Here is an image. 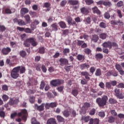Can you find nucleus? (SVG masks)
<instances>
[{
  "label": "nucleus",
  "mask_w": 124,
  "mask_h": 124,
  "mask_svg": "<svg viewBox=\"0 0 124 124\" xmlns=\"http://www.w3.org/2000/svg\"><path fill=\"white\" fill-rule=\"evenodd\" d=\"M28 116H29V114L28 113V111L26 109H23L21 110V112H18L17 113L18 117H21V118H18L16 119V122H18V123H21L22 121L24 122H27V120L28 119Z\"/></svg>",
  "instance_id": "obj_1"
},
{
  "label": "nucleus",
  "mask_w": 124,
  "mask_h": 124,
  "mask_svg": "<svg viewBox=\"0 0 124 124\" xmlns=\"http://www.w3.org/2000/svg\"><path fill=\"white\" fill-rule=\"evenodd\" d=\"M31 44L33 47H35L38 44L35 38H29L27 39L24 42V45L25 47H30Z\"/></svg>",
  "instance_id": "obj_2"
},
{
  "label": "nucleus",
  "mask_w": 124,
  "mask_h": 124,
  "mask_svg": "<svg viewBox=\"0 0 124 124\" xmlns=\"http://www.w3.org/2000/svg\"><path fill=\"white\" fill-rule=\"evenodd\" d=\"M108 101V97L107 95L103 96L102 98L98 97L96 99V102L99 107L105 106Z\"/></svg>",
  "instance_id": "obj_3"
},
{
  "label": "nucleus",
  "mask_w": 124,
  "mask_h": 124,
  "mask_svg": "<svg viewBox=\"0 0 124 124\" xmlns=\"http://www.w3.org/2000/svg\"><path fill=\"white\" fill-rule=\"evenodd\" d=\"M80 75H81V76H84L86 80V81L85 79L81 80L80 81L81 85H87L88 81H90V80H91V78H90L91 77V75H90V73L87 71H83L81 72Z\"/></svg>",
  "instance_id": "obj_4"
},
{
  "label": "nucleus",
  "mask_w": 124,
  "mask_h": 124,
  "mask_svg": "<svg viewBox=\"0 0 124 124\" xmlns=\"http://www.w3.org/2000/svg\"><path fill=\"white\" fill-rule=\"evenodd\" d=\"M19 71L20 68L19 67H15L13 68L11 72V76L13 79H17L19 77Z\"/></svg>",
  "instance_id": "obj_5"
},
{
  "label": "nucleus",
  "mask_w": 124,
  "mask_h": 124,
  "mask_svg": "<svg viewBox=\"0 0 124 124\" xmlns=\"http://www.w3.org/2000/svg\"><path fill=\"white\" fill-rule=\"evenodd\" d=\"M64 81L62 79H57L51 80L50 84L53 87H59L62 84H63Z\"/></svg>",
  "instance_id": "obj_6"
},
{
  "label": "nucleus",
  "mask_w": 124,
  "mask_h": 124,
  "mask_svg": "<svg viewBox=\"0 0 124 124\" xmlns=\"http://www.w3.org/2000/svg\"><path fill=\"white\" fill-rule=\"evenodd\" d=\"M68 3L70 5L74 6L73 8L76 10V9H78L79 8V1L78 0H73L72 1H68ZM74 5H77L74 6Z\"/></svg>",
  "instance_id": "obj_7"
},
{
  "label": "nucleus",
  "mask_w": 124,
  "mask_h": 124,
  "mask_svg": "<svg viewBox=\"0 0 124 124\" xmlns=\"http://www.w3.org/2000/svg\"><path fill=\"white\" fill-rule=\"evenodd\" d=\"M19 98L14 97L10 98L9 101V103L10 105H18V103H19Z\"/></svg>",
  "instance_id": "obj_8"
},
{
  "label": "nucleus",
  "mask_w": 124,
  "mask_h": 124,
  "mask_svg": "<svg viewBox=\"0 0 124 124\" xmlns=\"http://www.w3.org/2000/svg\"><path fill=\"white\" fill-rule=\"evenodd\" d=\"M59 62L61 66L67 65V64H68V60H67L66 58H61L59 60Z\"/></svg>",
  "instance_id": "obj_9"
},
{
  "label": "nucleus",
  "mask_w": 124,
  "mask_h": 124,
  "mask_svg": "<svg viewBox=\"0 0 124 124\" xmlns=\"http://www.w3.org/2000/svg\"><path fill=\"white\" fill-rule=\"evenodd\" d=\"M44 106H45V103H42L40 106H38L37 104H35L34 106V108L35 110H38L40 112L44 110Z\"/></svg>",
  "instance_id": "obj_10"
},
{
  "label": "nucleus",
  "mask_w": 124,
  "mask_h": 124,
  "mask_svg": "<svg viewBox=\"0 0 124 124\" xmlns=\"http://www.w3.org/2000/svg\"><path fill=\"white\" fill-rule=\"evenodd\" d=\"M79 68L81 70L89 69V68H90V64L87 63H82L79 65Z\"/></svg>",
  "instance_id": "obj_11"
},
{
  "label": "nucleus",
  "mask_w": 124,
  "mask_h": 124,
  "mask_svg": "<svg viewBox=\"0 0 124 124\" xmlns=\"http://www.w3.org/2000/svg\"><path fill=\"white\" fill-rule=\"evenodd\" d=\"M11 52V48L9 47H7L6 48H3L2 49V53L4 55H8L9 53Z\"/></svg>",
  "instance_id": "obj_12"
},
{
  "label": "nucleus",
  "mask_w": 124,
  "mask_h": 124,
  "mask_svg": "<svg viewBox=\"0 0 124 124\" xmlns=\"http://www.w3.org/2000/svg\"><path fill=\"white\" fill-rule=\"evenodd\" d=\"M27 13H29V9L27 8H22L20 10V15L22 17L25 16V14H27Z\"/></svg>",
  "instance_id": "obj_13"
},
{
  "label": "nucleus",
  "mask_w": 124,
  "mask_h": 124,
  "mask_svg": "<svg viewBox=\"0 0 124 124\" xmlns=\"http://www.w3.org/2000/svg\"><path fill=\"white\" fill-rule=\"evenodd\" d=\"M111 42L110 41L105 42L102 44L104 48H108L109 49H111Z\"/></svg>",
  "instance_id": "obj_14"
},
{
  "label": "nucleus",
  "mask_w": 124,
  "mask_h": 124,
  "mask_svg": "<svg viewBox=\"0 0 124 124\" xmlns=\"http://www.w3.org/2000/svg\"><path fill=\"white\" fill-rule=\"evenodd\" d=\"M46 124H57V121H56V119L54 118H50L47 120Z\"/></svg>",
  "instance_id": "obj_15"
},
{
  "label": "nucleus",
  "mask_w": 124,
  "mask_h": 124,
  "mask_svg": "<svg viewBox=\"0 0 124 124\" xmlns=\"http://www.w3.org/2000/svg\"><path fill=\"white\" fill-rule=\"evenodd\" d=\"M98 36L96 34L93 35L92 38L91 39V41H93V42H94L95 43H96L97 41H98Z\"/></svg>",
  "instance_id": "obj_16"
},
{
  "label": "nucleus",
  "mask_w": 124,
  "mask_h": 124,
  "mask_svg": "<svg viewBox=\"0 0 124 124\" xmlns=\"http://www.w3.org/2000/svg\"><path fill=\"white\" fill-rule=\"evenodd\" d=\"M80 11L82 14L87 15L89 13V10L85 7H82L80 9Z\"/></svg>",
  "instance_id": "obj_17"
},
{
  "label": "nucleus",
  "mask_w": 124,
  "mask_h": 124,
  "mask_svg": "<svg viewBox=\"0 0 124 124\" xmlns=\"http://www.w3.org/2000/svg\"><path fill=\"white\" fill-rule=\"evenodd\" d=\"M92 10L93 13H96V14H98V15H100V14H101L100 11L99 10L98 8L96 6H95L93 8Z\"/></svg>",
  "instance_id": "obj_18"
},
{
  "label": "nucleus",
  "mask_w": 124,
  "mask_h": 124,
  "mask_svg": "<svg viewBox=\"0 0 124 124\" xmlns=\"http://www.w3.org/2000/svg\"><path fill=\"white\" fill-rule=\"evenodd\" d=\"M56 119L58 123H63V122H64V118L61 115H57L56 116Z\"/></svg>",
  "instance_id": "obj_19"
},
{
  "label": "nucleus",
  "mask_w": 124,
  "mask_h": 124,
  "mask_svg": "<svg viewBox=\"0 0 124 124\" xmlns=\"http://www.w3.org/2000/svg\"><path fill=\"white\" fill-rule=\"evenodd\" d=\"M16 67H18L19 68L20 74H23V73L26 72V68L24 66H18Z\"/></svg>",
  "instance_id": "obj_20"
},
{
  "label": "nucleus",
  "mask_w": 124,
  "mask_h": 124,
  "mask_svg": "<svg viewBox=\"0 0 124 124\" xmlns=\"http://www.w3.org/2000/svg\"><path fill=\"white\" fill-rule=\"evenodd\" d=\"M58 24L61 29H65L66 28V24L63 21H60Z\"/></svg>",
  "instance_id": "obj_21"
},
{
  "label": "nucleus",
  "mask_w": 124,
  "mask_h": 124,
  "mask_svg": "<svg viewBox=\"0 0 124 124\" xmlns=\"http://www.w3.org/2000/svg\"><path fill=\"white\" fill-rule=\"evenodd\" d=\"M115 120H116L115 117L111 116L108 117V121L109 124H113V123H115Z\"/></svg>",
  "instance_id": "obj_22"
},
{
  "label": "nucleus",
  "mask_w": 124,
  "mask_h": 124,
  "mask_svg": "<svg viewBox=\"0 0 124 124\" xmlns=\"http://www.w3.org/2000/svg\"><path fill=\"white\" fill-rule=\"evenodd\" d=\"M52 29V31H58V29L59 28V26H58V25L57 23H53L51 25Z\"/></svg>",
  "instance_id": "obj_23"
},
{
  "label": "nucleus",
  "mask_w": 124,
  "mask_h": 124,
  "mask_svg": "<svg viewBox=\"0 0 124 124\" xmlns=\"http://www.w3.org/2000/svg\"><path fill=\"white\" fill-rule=\"evenodd\" d=\"M95 76H97V77L101 76L102 73H101V69H100V68H98L96 70L95 72Z\"/></svg>",
  "instance_id": "obj_24"
},
{
  "label": "nucleus",
  "mask_w": 124,
  "mask_h": 124,
  "mask_svg": "<svg viewBox=\"0 0 124 124\" xmlns=\"http://www.w3.org/2000/svg\"><path fill=\"white\" fill-rule=\"evenodd\" d=\"M90 116H82L81 117V120L82 121H84L85 123H88L89 121H90Z\"/></svg>",
  "instance_id": "obj_25"
},
{
  "label": "nucleus",
  "mask_w": 124,
  "mask_h": 124,
  "mask_svg": "<svg viewBox=\"0 0 124 124\" xmlns=\"http://www.w3.org/2000/svg\"><path fill=\"white\" fill-rule=\"evenodd\" d=\"M84 52L86 55L92 54V50L89 48H86L84 49Z\"/></svg>",
  "instance_id": "obj_26"
},
{
  "label": "nucleus",
  "mask_w": 124,
  "mask_h": 124,
  "mask_svg": "<svg viewBox=\"0 0 124 124\" xmlns=\"http://www.w3.org/2000/svg\"><path fill=\"white\" fill-rule=\"evenodd\" d=\"M46 48L44 46L40 47L39 48L38 53L39 54H43L45 53Z\"/></svg>",
  "instance_id": "obj_27"
},
{
  "label": "nucleus",
  "mask_w": 124,
  "mask_h": 124,
  "mask_svg": "<svg viewBox=\"0 0 124 124\" xmlns=\"http://www.w3.org/2000/svg\"><path fill=\"white\" fill-rule=\"evenodd\" d=\"M62 53L64 56H67V54H69L70 53V49L69 48H64L63 50Z\"/></svg>",
  "instance_id": "obj_28"
},
{
  "label": "nucleus",
  "mask_w": 124,
  "mask_h": 124,
  "mask_svg": "<svg viewBox=\"0 0 124 124\" xmlns=\"http://www.w3.org/2000/svg\"><path fill=\"white\" fill-rule=\"evenodd\" d=\"M95 59L96 60H101L103 59V54L101 53H98L95 55Z\"/></svg>",
  "instance_id": "obj_29"
},
{
  "label": "nucleus",
  "mask_w": 124,
  "mask_h": 124,
  "mask_svg": "<svg viewBox=\"0 0 124 124\" xmlns=\"http://www.w3.org/2000/svg\"><path fill=\"white\" fill-rule=\"evenodd\" d=\"M62 114L63 116L65 117L66 118H68V117H69V111L67 109L64 110Z\"/></svg>",
  "instance_id": "obj_30"
},
{
  "label": "nucleus",
  "mask_w": 124,
  "mask_h": 124,
  "mask_svg": "<svg viewBox=\"0 0 124 124\" xmlns=\"http://www.w3.org/2000/svg\"><path fill=\"white\" fill-rule=\"evenodd\" d=\"M77 59L78 61H84L85 60V56L78 54L77 56Z\"/></svg>",
  "instance_id": "obj_31"
},
{
  "label": "nucleus",
  "mask_w": 124,
  "mask_h": 124,
  "mask_svg": "<svg viewBox=\"0 0 124 124\" xmlns=\"http://www.w3.org/2000/svg\"><path fill=\"white\" fill-rule=\"evenodd\" d=\"M24 18L27 24H30V23H31V16H30V15H26L24 16Z\"/></svg>",
  "instance_id": "obj_32"
},
{
  "label": "nucleus",
  "mask_w": 124,
  "mask_h": 124,
  "mask_svg": "<svg viewBox=\"0 0 124 124\" xmlns=\"http://www.w3.org/2000/svg\"><path fill=\"white\" fill-rule=\"evenodd\" d=\"M116 13L117 14V16H118L119 18L122 19L123 18V14H122V11L121 10H117Z\"/></svg>",
  "instance_id": "obj_33"
},
{
  "label": "nucleus",
  "mask_w": 124,
  "mask_h": 124,
  "mask_svg": "<svg viewBox=\"0 0 124 124\" xmlns=\"http://www.w3.org/2000/svg\"><path fill=\"white\" fill-rule=\"evenodd\" d=\"M19 55L22 58H25L27 56V52L25 50H21L19 52Z\"/></svg>",
  "instance_id": "obj_34"
},
{
  "label": "nucleus",
  "mask_w": 124,
  "mask_h": 124,
  "mask_svg": "<svg viewBox=\"0 0 124 124\" xmlns=\"http://www.w3.org/2000/svg\"><path fill=\"white\" fill-rule=\"evenodd\" d=\"M104 5L105 6H108L110 7L112 6V3H111V1H104Z\"/></svg>",
  "instance_id": "obj_35"
},
{
  "label": "nucleus",
  "mask_w": 124,
  "mask_h": 124,
  "mask_svg": "<svg viewBox=\"0 0 124 124\" xmlns=\"http://www.w3.org/2000/svg\"><path fill=\"white\" fill-rule=\"evenodd\" d=\"M99 36L101 39H106V38L107 37V34L105 33H102L100 34Z\"/></svg>",
  "instance_id": "obj_36"
},
{
  "label": "nucleus",
  "mask_w": 124,
  "mask_h": 124,
  "mask_svg": "<svg viewBox=\"0 0 124 124\" xmlns=\"http://www.w3.org/2000/svg\"><path fill=\"white\" fill-rule=\"evenodd\" d=\"M78 93H79V92L77 89H74L72 91V93L73 95H74V96H76L77 95H78Z\"/></svg>",
  "instance_id": "obj_37"
},
{
  "label": "nucleus",
  "mask_w": 124,
  "mask_h": 124,
  "mask_svg": "<svg viewBox=\"0 0 124 124\" xmlns=\"http://www.w3.org/2000/svg\"><path fill=\"white\" fill-rule=\"evenodd\" d=\"M108 102L110 104H115L117 103V100L114 98H109Z\"/></svg>",
  "instance_id": "obj_38"
},
{
  "label": "nucleus",
  "mask_w": 124,
  "mask_h": 124,
  "mask_svg": "<svg viewBox=\"0 0 124 124\" xmlns=\"http://www.w3.org/2000/svg\"><path fill=\"white\" fill-rule=\"evenodd\" d=\"M18 25H19V26H25L26 22L22 19H19Z\"/></svg>",
  "instance_id": "obj_39"
},
{
  "label": "nucleus",
  "mask_w": 124,
  "mask_h": 124,
  "mask_svg": "<svg viewBox=\"0 0 124 124\" xmlns=\"http://www.w3.org/2000/svg\"><path fill=\"white\" fill-rule=\"evenodd\" d=\"M110 114L113 117H117L118 116V114L117 113V112H116V110H115V109L111 110H110Z\"/></svg>",
  "instance_id": "obj_40"
},
{
  "label": "nucleus",
  "mask_w": 124,
  "mask_h": 124,
  "mask_svg": "<svg viewBox=\"0 0 124 124\" xmlns=\"http://www.w3.org/2000/svg\"><path fill=\"white\" fill-rule=\"evenodd\" d=\"M85 2L87 5H91L93 3V0H85Z\"/></svg>",
  "instance_id": "obj_41"
},
{
  "label": "nucleus",
  "mask_w": 124,
  "mask_h": 124,
  "mask_svg": "<svg viewBox=\"0 0 124 124\" xmlns=\"http://www.w3.org/2000/svg\"><path fill=\"white\" fill-rule=\"evenodd\" d=\"M35 67L37 71H40L41 70V64H37L35 65Z\"/></svg>",
  "instance_id": "obj_42"
},
{
  "label": "nucleus",
  "mask_w": 124,
  "mask_h": 124,
  "mask_svg": "<svg viewBox=\"0 0 124 124\" xmlns=\"http://www.w3.org/2000/svg\"><path fill=\"white\" fill-rule=\"evenodd\" d=\"M104 17L106 19H110L111 16H110L108 12H107L104 14Z\"/></svg>",
  "instance_id": "obj_43"
},
{
  "label": "nucleus",
  "mask_w": 124,
  "mask_h": 124,
  "mask_svg": "<svg viewBox=\"0 0 124 124\" xmlns=\"http://www.w3.org/2000/svg\"><path fill=\"white\" fill-rule=\"evenodd\" d=\"M63 89H64V86H60L57 87V91H58L60 93H62L63 91Z\"/></svg>",
  "instance_id": "obj_44"
},
{
  "label": "nucleus",
  "mask_w": 124,
  "mask_h": 124,
  "mask_svg": "<svg viewBox=\"0 0 124 124\" xmlns=\"http://www.w3.org/2000/svg\"><path fill=\"white\" fill-rule=\"evenodd\" d=\"M29 101L31 103H34V102L35 101V97L34 96H31L29 98Z\"/></svg>",
  "instance_id": "obj_45"
},
{
  "label": "nucleus",
  "mask_w": 124,
  "mask_h": 124,
  "mask_svg": "<svg viewBox=\"0 0 124 124\" xmlns=\"http://www.w3.org/2000/svg\"><path fill=\"white\" fill-rule=\"evenodd\" d=\"M24 31L26 33H31L32 32V31H31V29L28 28H25L24 29Z\"/></svg>",
  "instance_id": "obj_46"
},
{
  "label": "nucleus",
  "mask_w": 124,
  "mask_h": 124,
  "mask_svg": "<svg viewBox=\"0 0 124 124\" xmlns=\"http://www.w3.org/2000/svg\"><path fill=\"white\" fill-rule=\"evenodd\" d=\"M71 67H72V66H71V65H70V66H64V69H65V70H66V72H69Z\"/></svg>",
  "instance_id": "obj_47"
},
{
  "label": "nucleus",
  "mask_w": 124,
  "mask_h": 124,
  "mask_svg": "<svg viewBox=\"0 0 124 124\" xmlns=\"http://www.w3.org/2000/svg\"><path fill=\"white\" fill-rule=\"evenodd\" d=\"M5 12L6 14H12V12H11V10L9 9V8H6L5 9Z\"/></svg>",
  "instance_id": "obj_48"
},
{
  "label": "nucleus",
  "mask_w": 124,
  "mask_h": 124,
  "mask_svg": "<svg viewBox=\"0 0 124 124\" xmlns=\"http://www.w3.org/2000/svg\"><path fill=\"white\" fill-rule=\"evenodd\" d=\"M29 14H30L31 16L32 17H34L36 16V12H35L30 11L29 12Z\"/></svg>",
  "instance_id": "obj_49"
},
{
  "label": "nucleus",
  "mask_w": 124,
  "mask_h": 124,
  "mask_svg": "<svg viewBox=\"0 0 124 124\" xmlns=\"http://www.w3.org/2000/svg\"><path fill=\"white\" fill-rule=\"evenodd\" d=\"M66 3H67V1H66V0H62V2L60 3V5L61 6H62V7H63V6H64Z\"/></svg>",
  "instance_id": "obj_50"
},
{
  "label": "nucleus",
  "mask_w": 124,
  "mask_h": 124,
  "mask_svg": "<svg viewBox=\"0 0 124 124\" xmlns=\"http://www.w3.org/2000/svg\"><path fill=\"white\" fill-rule=\"evenodd\" d=\"M9 99V97L6 94H4L2 96V99L4 101H7V100H8V99Z\"/></svg>",
  "instance_id": "obj_51"
},
{
  "label": "nucleus",
  "mask_w": 124,
  "mask_h": 124,
  "mask_svg": "<svg viewBox=\"0 0 124 124\" xmlns=\"http://www.w3.org/2000/svg\"><path fill=\"white\" fill-rule=\"evenodd\" d=\"M95 114V109L92 108V110H90L89 112V115L91 116H93Z\"/></svg>",
  "instance_id": "obj_52"
},
{
  "label": "nucleus",
  "mask_w": 124,
  "mask_h": 124,
  "mask_svg": "<svg viewBox=\"0 0 124 124\" xmlns=\"http://www.w3.org/2000/svg\"><path fill=\"white\" fill-rule=\"evenodd\" d=\"M99 27L102 29H105V28H106V24L105 23L102 22L99 24Z\"/></svg>",
  "instance_id": "obj_53"
},
{
  "label": "nucleus",
  "mask_w": 124,
  "mask_h": 124,
  "mask_svg": "<svg viewBox=\"0 0 124 124\" xmlns=\"http://www.w3.org/2000/svg\"><path fill=\"white\" fill-rule=\"evenodd\" d=\"M95 71V67H94V66H92L90 68V73H92V74H93Z\"/></svg>",
  "instance_id": "obj_54"
},
{
  "label": "nucleus",
  "mask_w": 124,
  "mask_h": 124,
  "mask_svg": "<svg viewBox=\"0 0 124 124\" xmlns=\"http://www.w3.org/2000/svg\"><path fill=\"white\" fill-rule=\"evenodd\" d=\"M41 68L43 72H44V73H46V72H47V68H46V66L43 64L42 65Z\"/></svg>",
  "instance_id": "obj_55"
},
{
  "label": "nucleus",
  "mask_w": 124,
  "mask_h": 124,
  "mask_svg": "<svg viewBox=\"0 0 124 124\" xmlns=\"http://www.w3.org/2000/svg\"><path fill=\"white\" fill-rule=\"evenodd\" d=\"M44 87H45V82H44V81H41L40 89L41 90H43V89H44Z\"/></svg>",
  "instance_id": "obj_56"
},
{
  "label": "nucleus",
  "mask_w": 124,
  "mask_h": 124,
  "mask_svg": "<svg viewBox=\"0 0 124 124\" xmlns=\"http://www.w3.org/2000/svg\"><path fill=\"white\" fill-rule=\"evenodd\" d=\"M115 68L116 69H117V70H118V71H119L120 70L122 69V66L119 64H117L116 65H115Z\"/></svg>",
  "instance_id": "obj_57"
},
{
  "label": "nucleus",
  "mask_w": 124,
  "mask_h": 124,
  "mask_svg": "<svg viewBox=\"0 0 124 124\" xmlns=\"http://www.w3.org/2000/svg\"><path fill=\"white\" fill-rule=\"evenodd\" d=\"M50 108H55V107H57V103L56 102H52L50 103Z\"/></svg>",
  "instance_id": "obj_58"
},
{
  "label": "nucleus",
  "mask_w": 124,
  "mask_h": 124,
  "mask_svg": "<svg viewBox=\"0 0 124 124\" xmlns=\"http://www.w3.org/2000/svg\"><path fill=\"white\" fill-rule=\"evenodd\" d=\"M117 7H121V6H123L124 5V1H119L117 3Z\"/></svg>",
  "instance_id": "obj_59"
},
{
  "label": "nucleus",
  "mask_w": 124,
  "mask_h": 124,
  "mask_svg": "<svg viewBox=\"0 0 124 124\" xmlns=\"http://www.w3.org/2000/svg\"><path fill=\"white\" fill-rule=\"evenodd\" d=\"M117 97L119 98V99H123L124 98V95L123 94V93H119L117 96Z\"/></svg>",
  "instance_id": "obj_60"
},
{
  "label": "nucleus",
  "mask_w": 124,
  "mask_h": 124,
  "mask_svg": "<svg viewBox=\"0 0 124 124\" xmlns=\"http://www.w3.org/2000/svg\"><path fill=\"white\" fill-rule=\"evenodd\" d=\"M85 22H86L85 24H91V22H92V20H91V18H90V17H87L85 20Z\"/></svg>",
  "instance_id": "obj_61"
},
{
  "label": "nucleus",
  "mask_w": 124,
  "mask_h": 124,
  "mask_svg": "<svg viewBox=\"0 0 124 124\" xmlns=\"http://www.w3.org/2000/svg\"><path fill=\"white\" fill-rule=\"evenodd\" d=\"M2 89L3 91H8V86H7L6 85H4L2 87Z\"/></svg>",
  "instance_id": "obj_62"
},
{
  "label": "nucleus",
  "mask_w": 124,
  "mask_h": 124,
  "mask_svg": "<svg viewBox=\"0 0 124 124\" xmlns=\"http://www.w3.org/2000/svg\"><path fill=\"white\" fill-rule=\"evenodd\" d=\"M93 123H94V124H99V119L98 118L93 119Z\"/></svg>",
  "instance_id": "obj_63"
},
{
  "label": "nucleus",
  "mask_w": 124,
  "mask_h": 124,
  "mask_svg": "<svg viewBox=\"0 0 124 124\" xmlns=\"http://www.w3.org/2000/svg\"><path fill=\"white\" fill-rule=\"evenodd\" d=\"M118 88H120L121 89H124V84L123 83H120L118 85Z\"/></svg>",
  "instance_id": "obj_64"
}]
</instances>
